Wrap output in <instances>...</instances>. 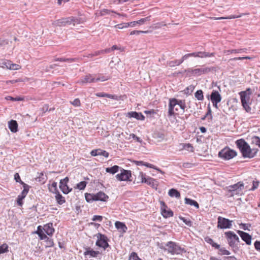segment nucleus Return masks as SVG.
I'll use <instances>...</instances> for the list:
<instances>
[{"instance_id":"1","label":"nucleus","mask_w":260,"mask_h":260,"mask_svg":"<svg viewBox=\"0 0 260 260\" xmlns=\"http://www.w3.org/2000/svg\"><path fill=\"white\" fill-rule=\"evenodd\" d=\"M235 143L244 158H252L258 151L257 148L251 149L249 145L243 139L237 140Z\"/></svg>"},{"instance_id":"2","label":"nucleus","mask_w":260,"mask_h":260,"mask_svg":"<svg viewBox=\"0 0 260 260\" xmlns=\"http://www.w3.org/2000/svg\"><path fill=\"white\" fill-rule=\"evenodd\" d=\"M165 246H161L160 248L164 251H167L168 253L172 255L182 254L186 252V250L181 247L178 243L173 241H169L165 244Z\"/></svg>"},{"instance_id":"3","label":"nucleus","mask_w":260,"mask_h":260,"mask_svg":"<svg viewBox=\"0 0 260 260\" xmlns=\"http://www.w3.org/2000/svg\"><path fill=\"white\" fill-rule=\"evenodd\" d=\"M225 237L230 247L234 252L239 250L238 243L240 242L239 237L233 231H228L224 233Z\"/></svg>"},{"instance_id":"4","label":"nucleus","mask_w":260,"mask_h":260,"mask_svg":"<svg viewBox=\"0 0 260 260\" xmlns=\"http://www.w3.org/2000/svg\"><path fill=\"white\" fill-rule=\"evenodd\" d=\"M251 94L252 92L250 88H248L246 90L239 92L242 105L247 112H250L251 109L249 105Z\"/></svg>"},{"instance_id":"5","label":"nucleus","mask_w":260,"mask_h":260,"mask_svg":"<svg viewBox=\"0 0 260 260\" xmlns=\"http://www.w3.org/2000/svg\"><path fill=\"white\" fill-rule=\"evenodd\" d=\"M85 198L86 201L88 203H92L93 201H103L105 202L108 199V196L104 192L100 191L97 193H85Z\"/></svg>"},{"instance_id":"6","label":"nucleus","mask_w":260,"mask_h":260,"mask_svg":"<svg viewBox=\"0 0 260 260\" xmlns=\"http://www.w3.org/2000/svg\"><path fill=\"white\" fill-rule=\"evenodd\" d=\"M237 155V152L229 148L222 149L218 153V156L224 160H229Z\"/></svg>"},{"instance_id":"7","label":"nucleus","mask_w":260,"mask_h":260,"mask_svg":"<svg viewBox=\"0 0 260 260\" xmlns=\"http://www.w3.org/2000/svg\"><path fill=\"white\" fill-rule=\"evenodd\" d=\"M244 189V183L242 182L230 185L228 187V192L230 193V196L233 197L234 195L241 194V192Z\"/></svg>"},{"instance_id":"8","label":"nucleus","mask_w":260,"mask_h":260,"mask_svg":"<svg viewBox=\"0 0 260 260\" xmlns=\"http://www.w3.org/2000/svg\"><path fill=\"white\" fill-rule=\"evenodd\" d=\"M95 236L97 237V240L95 243V245L97 246L103 248L105 250L110 246L108 242V239L106 235L99 233Z\"/></svg>"},{"instance_id":"9","label":"nucleus","mask_w":260,"mask_h":260,"mask_svg":"<svg viewBox=\"0 0 260 260\" xmlns=\"http://www.w3.org/2000/svg\"><path fill=\"white\" fill-rule=\"evenodd\" d=\"M233 221L228 218L219 216L217 218V228L220 229H231Z\"/></svg>"},{"instance_id":"10","label":"nucleus","mask_w":260,"mask_h":260,"mask_svg":"<svg viewBox=\"0 0 260 260\" xmlns=\"http://www.w3.org/2000/svg\"><path fill=\"white\" fill-rule=\"evenodd\" d=\"M120 173L116 175V178L119 181H131L132 172L130 170H124L123 168L120 169Z\"/></svg>"},{"instance_id":"11","label":"nucleus","mask_w":260,"mask_h":260,"mask_svg":"<svg viewBox=\"0 0 260 260\" xmlns=\"http://www.w3.org/2000/svg\"><path fill=\"white\" fill-rule=\"evenodd\" d=\"M214 70V68L205 67L198 69H188L186 71L194 75L200 76L202 74H207Z\"/></svg>"},{"instance_id":"12","label":"nucleus","mask_w":260,"mask_h":260,"mask_svg":"<svg viewBox=\"0 0 260 260\" xmlns=\"http://www.w3.org/2000/svg\"><path fill=\"white\" fill-rule=\"evenodd\" d=\"M69 181V178L68 177H66L63 179H61L59 182V188L61 191L64 194H68L72 190V188H70L68 185V183Z\"/></svg>"},{"instance_id":"13","label":"nucleus","mask_w":260,"mask_h":260,"mask_svg":"<svg viewBox=\"0 0 260 260\" xmlns=\"http://www.w3.org/2000/svg\"><path fill=\"white\" fill-rule=\"evenodd\" d=\"M30 186L29 185H25L23 187V189L21 193L18 196L17 198V204L19 206H22L23 204V200L26 197L27 194Z\"/></svg>"},{"instance_id":"14","label":"nucleus","mask_w":260,"mask_h":260,"mask_svg":"<svg viewBox=\"0 0 260 260\" xmlns=\"http://www.w3.org/2000/svg\"><path fill=\"white\" fill-rule=\"evenodd\" d=\"M101 253L99 251H94L90 247H86L85 251L84 252V255L86 257L89 255V257H95L100 259L101 258Z\"/></svg>"},{"instance_id":"15","label":"nucleus","mask_w":260,"mask_h":260,"mask_svg":"<svg viewBox=\"0 0 260 260\" xmlns=\"http://www.w3.org/2000/svg\"><path fill=\"white\" fill-rule=\"evenodd\" d=\"M237 233L240 236L242 240L244 241L247 245H251L252 237L250 235L247 233L240 230L237 231Z\"/></svg>"},{"instance_id":"16","label":"nucleus","mask_w":260,"mask_h":260,"mask_svg":"<svg viewBox=\"0 0 260 260\" xmlns=\"http://www.w3.org/2000/svg\"><path fill=\"white\" fill-rule=\"evenodd\" d=\"M59 23H60L61 25L63 26H65L66 25H70L72 24L75 25L76 23H78V20L77 18L71 17L63 18L59 20Z\"/></svg>"},{"instance_id":"17","label":"nucleus","mask_w":260,"mask_h":260,"mask_svg":"<svg viewBox=\"0 0 260 260\" xmlns=\"http://www.w3.org/2000/svg\"><path fill=\"white\" fill-rule=\"evenodd\" d=\"M177 103V99L175 98L170 99L169 100V111H168V116H172L174 115L175 113L174 111V109L175 106H176Z\"/></svg>"},{"instance_id":"18","label":"nucleus","mask_w":260,"mask_h":260,"mask_svg":"<svg viewBox=\"0 0 260 260\" xmlns=\"http://www.w3.org/2000/svg\"><path fill=\"white\" fill-rule=\"evenodd\" d=\"M43 229L46 233V235L49 236H51L55 231V230L53 227V224L51 222H49L45 224L43 228Z\"/></svg>"},{"instance_id":"19","label":"nucleus","mask_w":260,"mask_h":260,"mask_svg":"<svg viewBox=\"0 0 260 260\" xmlns=\"http://www.w3.org/2000/svg\"><path fill=\"white\" fill-rule=\"evenodd\" d=\"M127 116L130 118H135L137 120H144L145 116L141 112H130L127 113Z\"/></svg>"},{"instance_id":"20","label":"nucleus","mask_w":260,"mask_h":260,"mask_svg":"<svg viewBox=\"0 0 260 260\" xmlns=\"http://www.w3.org/2000/svg\"><path fill=\"white\" fill-rule=\"evenodd\" d=\"M221 96L218 91L213 90L210 95V100L211 102H220L221 101Z\"/></svg>"},{"instance_id":"21","label":"nucleus","mask_w":260,"mask_h":260,"mask_svg":"<svg viewBox=\"0 0 260 260\" xmlns=\"http://www.w3.org/2000/svg\"><path fill=\"white\" fill-rule=\"evenodd\" d=\"M115 226L119 232L122 233H125L127 230V228L125 223L119 221L115 222Z\"/></svg>"},{"instance_id":"22","label":"nucleus","mask_w":260,"mask_h":260,"mask_svg":"<svg viewBox=\"0 0 260 260\" xmlns=\"http://www.w3.org/2000/svg\"><path fill=\"white\" fill-rule=\"evenodd\" d=\"M18 123L16 120H11L8 122V127L12 133H16L18 132Z\"/></svg>"},{"instance_id":"23","label":"nucleus","mask_w":260,"mask_h":260,"mask_svg":"<svg viewBox=\"0 0 260 260\" xmlns=\"http://www.w3.org/2000/svg\"><path fill=\"white\" fill-rule=\"evenodd\" d=\"M95 82V78L93 77L91 74H88L81 79L79 83L83 84L87 83H92Z\"/></svg>"},{"instance_id":"24","label":"nucleus","mask_w":260,"mask_h":260,"mask_svg":"<svg viewBox=\"0 0 260 260\" xmlns=\"http://www.w3.org/2000/svg\"><path fill=\"white\" fill-rule=\"evenodd\" d=\"M54 193H55V194H56L55 196V200H56L57 203L59 205H62L63 204H64L66 202V200H65L64 197H63L60 193L59 191L56 192H55Z\"/></svg>"},{"instance_id":"25","label":"nucleus","mask_w":260,"mask_h":260,"mask_svg":"<svg viewBox=\"0 0 260 260\" xmlns=\"http://www.w3.org/2000/svg\"><path fill=\"white\" fill-rule=\"evenodd\" d=\"M120 167L117 165H114L111 167H108L106 168V172L112 174H114L119 171L120 169Z\"/></svg>"},{"instance_id":"26","label":"nucleus","mask_w":260,"mask_h":260,"mask_svg":"<svg viewBox=\"0 0 260 260\" xmlns=\"http://www.w3.org/2000/svg\"><path fill=\"white\" fill-rule=\"evenodd\" d=\"M168 194L171 197H175L177 199L180 198V193L178 190L174 188H171L169 190Z\"/></svg>"},{"instance_id":"27","label":"nucleus","mask_w":260,"mask_h":260,"mask_svg":"<svg viewBox=\"0 0 260 260\" xmlns=\"http://www.w3.org/2000/svg\"><path fill=\"white\" fill-rule=\"evenodd\" d=\"M205 241L210 244L214 248H219V244L215 243L213 239L210 237L207 236L204 238Z\"/></svg>"},{"instance_id":"28","label":"nucleus","mask_w":260,"mask_h":260,"mask_svg":"<svg viewBox=\"0 0 260 260\" xmlns=\"http://www.w3.org/2000/svg\"><path fill=\"white\" fill-rule=\"evenodd\" d=\"M185 203L190 206H194L197 209L199 208V205L197 201L187 198H185Z\"/></svg>"},{"instance_id":"29","label":"nucleus","mask_w":260,"mask_h":260,"mask_svg":"<svg viewBox=\"0 0 260 260\" xmlns=\"http://www.w3.org/2000/svg\"><path fill=\"white\" fill-rule=\"evenodd\" d=\"M47 179V176L45 174H44L43 173H41L39 174V176H38L36 178V180L37 181L41 183L42 184H44L46 182Z\"/></svg>"},{"instance_id":"30","label":"nucleus","mask_w":260,"mask_h":260,"mask_svg":"<svg viewBox=\"0 0 260 260\" xmlns=\"http://www.w3.org/2000/svg\"><path fill=\"white\" fill-rule=\"evenodd\" d=\"M198 57L200 58H206V57H210L214 56L215 55L214 53H209L207 52H202V51H199L198 52Z\"/></svg>"},{"instance_id":"31","label":"nucleus","mask_w":260,"mask_h":260,"mask_svg":"<svg viewBox=\"0 0 260 260\" xmlns=\"http://www.w3.org/2000/svg\"><path fill=\"white\" fill-rule=\"evenodd\" d=\"M148 181L146 183L147 184L151 186L152 188H156L157 186V182L156 181V180L149 177L148 178Z\"/></svg>"},{"instance_id":"32","label":"nucleus","mask_w":260,"mask_h":260,"mask_svg":"<svg viewBox=\"0 0 260 260\" xmlns=\"http://www.w3.org/2000/svg\"><path fill=\"white\" fill-rule=\"evenodd\" d=\"M161 213L162 216L165 218L172 217L174 215L173 212L170 209H167L166 210L162 211Z\"/></svg>"},{"instance_id":"33","label":"nucleus","mask_w":260,"mask_h":260,"mask_svg":"<svg viewBox=\"0 0 260 260\" xmlns=\"http://www.w3.org/2000/svg\"><path fill=\"white\" fill-rule=\"evenodd\" d=\"M194 96L199 101H203L204 100L203 92L200 89L197 90L194 94Z\"/></svg>"},{"instance_id":"34","label":"nucleus","mask_w":260,"mask_h":260,"mask_svg":"<svg viewBox=\"0 0 260 260\" xmlns=\"http://www.w3.org/2000/svg\"><path fill=\"white\" fill-rule=\"evenodd\" d=\"M251 143L260 148V138L256 136L252 137Z\"/></svg>"},{"instance_id":"35","label":"nucleus","mask_w":260,"mask_h":260,"mask_svg":"<svg viewBox=\"0 0 260 260\" xmlns=\"http://www.w3.org/2000/svg\"><path fill=\"white\" fill-rule=\"evenodd\" d=\"M44 240L46 243V245H45L46 248L52 247L54 246V244L52 239L47 237V238L45 239Z\"/></svg>"},{"instance_id":"36","label":"nucleus","mask_w":260,"mask_h":260,"mask_svg":"<svg viewBox=\"0 0 260 260\" xmlns=\"http://www.w3.org/2000/svg\"><path fill=\"white\" fill-rule=\"evenodd\" d=\"M153 138L158 139L159 141L162 140L165 138V135L162 133L156 132L153 134Z\"/></svg>"},{"instance_id":"37","label":"nucleus","mask_w":260,"mask_h":260,"mask_svg":"<svg viewBox=\"0 0 260 260\" xmlns=\"http://www.w3.org/2000/svg\"><path fill=\"white\" fill-rule=\"evenodd\" d=\"M14 179L16 182L20 183L21 185H23V187L25 186V185H28L24 182H23L20 178V177L18 173H16L14 175Z\"/></svg>"},{"instance_id":"38","label":"nucleus","mask_w":260,"mask_h":260,"mask_svg":"<svg viewBox=\"0 0 260 260\" xmlns=\"http://www.w3.org/2000/svg\"><path fill=\"white\" fill-rule=\"evenodd\" d=\"M217 249H218L219 252V254L220 255H230L231 254L230 252L226 250L224 247H221L220 245H219V248H216Z\"/></svg>"},{"instance_id":"39","label":"nucleus","mask_w":260,"mask_h":260,"mask_svg":"<svg viewBox=\"0 0 260 260\" xmlns=\"http://www.w3.org/2000/svg\"><path fill=\"white\" fill-rule=\"evenodd\" d=\"M95 95L98 97H106V98H108L110 99H114V95H113L108 94V93H106L104 92L96 93H95Z\"/></svg>"},{"instance_id":"40","label":"nucleus","mask_w":260,"mask_h":260,"mask_svg":"<svg viewBox=\"0 0 260 260\" xmlns=\"http://www.w3.org/2000/svg\"><path fill=\"white\" fill-rule=\"evenodd\" d=\"M103 150L101 149L93 150L90 152L92 156H102Z\"/></svg>"},{"instance_id":"41","label":"nucleus","mask_w":260,"mask_h":260,"mask_svg":"<svg viewBox=\"0 0 260 260\" xmlns=\"http://www.w3.org/2000/svg\"><path fill=\"white\" fill-rule=\"evenodd\" d=\"M75 60V58H56L55 59V61H60L62 62H72Z\"/></svg>"},{"instance_id":"42","label":"nucleus","mask_w":260,"mask_h":260,"mask_svg":"<svg viewBox=\"0 0 260 260\" xmlns=\"http://www.w3.org/2000/svg\"><path fill=\"white\" fill-rule=\"evenodd\" d=\"M49 189L50 191H51L53 193H55L58 191L57 187V183L56 182H53L52 183L51 187H49Z\"/></svg>"},{"instance_id":"43","label":"nucleus","mask_w":260,"mask_h":260,"mask_svg":"<svg viewBox=\"0 0 260 260\" xmlns=\"http://www.w3.org/2000/svg\"><path fill=\"white\" fill-rule=\"evenodd\" d=\"M176 105H178L180 107V108L181 109H182L183 110H184L186 107L184 101L177 100V99Z\"/></svg>"},{"instance_id":"44","label":"nucleus","mask_w":260,"mask_h":260,"mask_svg":"<svg viewBox=\"0 0 260 260\" xmlns=\"http://www.w3.org/2000/svg\"><path fill=\"white\" fill-rule=\"evenodd\" d=\"M8 248V245L6 243L0 246V254L8 252L9 251Z\"/></svg>"},{"instance_id":"45","label":"nucleus","mask_w":260,"mask_h":260,"mask_svg":"<svg viewBox=\"0 0 260 260\" xmlns=\"http://www.w3.org/2000/svg\"><path fill=\"white\" fill-rule=\"evenodd\" d=\"M143 166H146V167H147L148 168L155 169L156 170H157L158 171H159V172H160L161 174H164L165 173L164 172H163L162 171H161L159 169L156 168V167L155 166H154L153 165H152V164H149V163H148V162H144V164H143Z\"/></svg>"},{"instance_id":"46","label":"nucleus","mask_w":260,"mask_h":260,"mask_svg":"<svg viewBox=\"0 0 260 260\" xmlns=\"http://www.w3.org/2000/svg\"><path fill=\"white\" fill-rule=\"evenodd\" d=\"M87 182L86 181H81L77 184L76 188L79 190H83L86 187Z\"/></svg>"},{"instance_id":"47","label":"nucleus","mask_w":260,"mask_h":260,"mask_svg":"<svg viewBox=\"0 0 260 260\" xmlns=\"http://www.w3.org/2000/svg\"><path fill=\"white\" fill-rule=\"evenodd\" d=\"M150 18L151 16H149L145 18H142L138 21H136V23H138V24L140 25L143 24L147 21H149L151 20Z\"/></svg>"},{"instance_id":"48","label":"nucleus","mask_w":260,"mask_h":260,"mask_svg":"<svg viewBox=\"0 0 260 260\" xmlns=\"http://www.w3.org/2000/svg\"><path fill=\"white\" fill-rule=\"evenodd\" d=\"M139 176L141 178V182L146 183L148 181L149 176H147L145 174H143V172H140Z\"/></svg>"},{"instance_id":"49","label":"nucleus","mask_w":260,"mask_h":260,"mask_svg":"<svg viewBox=\"0 0 260 260\" xmlns=\"http://www.w3.org/2000/svg\"><path fill=\"white\" fill-rule=\"evenodd\" d=\"M6 99L7 100H10V101H21L24 100V99L23 98H21L20 96L16 97V98H13L11 96H7V97H6Z\"/></svg>"},{"instance_id":"50","label":"nucleus","mask_w":260,"mask_h":260,"mask_svg":"<svg viewBox=\"0 0 260 260\" xmlns=\"http://www.w3.org/2000/svg\"><path fill=\"white\" fill-rule=\"evenodd\" d=\"M251 182L252 183V186L249 189L250 190H254L256 189L259 185V181L256 180H252Z\"/></svg>"},{"instance_id":"51","label":"nucleus","mask_w":260,"mask_h":260,"mask_svg":"<svg viewBox=\"0 0 260 260\" xmlns=\"http://www.w3.org/2000/svg\"><path fill=\"white\" fill-rule=\"evenodd\" d=\"M205 117H209L210 119H212V111L210 107V104L208 105L207 106V112L205 114Z\"/></svg>"},{"instance_id":"52","label":"nucleus","mask_w":260,"mask_h":260,"mask_svg":"<svg viewBox=\"0 0 260 260\" xmlns=\"http://www.w3.org/2000/svg\"><path fill=\"white\" fill-rule=\"evenodd\" d=\"M140 258L137 253L133 252L130 254L128 260H138Z\"/></svg>"},{"instance_id":"53","label":"nucleus","mask_w":260,"mask_h":260,"mask_svg":"<svg viewBox=\"0 0 260 260\" xmlns=\"http://www.w3.org/2000/svg\"><path fill=\"white\" fill-rule=\"evenodd\" d=\"M246 49H232L228 51L229 53H239L242 52H245Z\"/></svg>"},{"instance_id":"54","label":"nucleus","mask_w":260,"mask_h":260,"mask_svg":"<svg viewBox=\"0 0 260 260\" xmlns=\"http://www.w3.org/2000/svg\"><path fill=\"white\" fill-rule=\"evenodd\" d=\"M133 138V139L136 140L137 142L141 143L142 142V140L140 139V138L137 137L134 134H131L129 135V137L127 138V139L129 140L131 138Z\"/></svg>"},{"instance_id":"55","label":"nucleus","mask_w":260,"mask_h":260,"mask_svg":"<svg viewBox=\"0 0 260 260\" xmlns=\"http://www.w3.org/2000/svg\"><path fill=\"white\" fill-rule=\"evenodd\" d=\"M179 218L183 222H184L187 225L191 226L192 225V222L185 217L180 216Z\"/></svg>"},{"instance_id":"56","label":"nucleus","mask_w":260,"mask_h":260,"mask_svg":"<svg viewBox=\"0 0 260 260\" xmlns=\"http://www.w3.org/2000/svg\"><path fill=\"white\" fill-rule=\"evenodd\" d=\"M149 31L148 30L147 31H142V30H133V31H132L131 32H130V35H139L141 34H147L148 33Z\"/></svg>"},{"instance_id":"57","label":"nucleus","mask_w":260,"mask_h":260,"mask_svg":"<svg viewBox=\"0 0 260 260\" xmlns=\"http://www.w3.org/2000/svg\"><path fill=\"white\" fill-rule=\"evenodd\" d=\"M159 203L160 204L161 213H162V211H164L166 210L167 209H168V207L166 204L165 203V202H164L163 201H160Z\"/></svg>"},{"instance_id":"58","label":"nucleus","mask_w":260,"mask_h":260,"mask_svg":"<svg viewBox=\"0 0 260 260\" xmlns=\"http://www.w3.org/2000/svg\"><path fill=\"white\" fill-rule=\"evenodd\" d=\"M180 59H176L174 60L170 61L168 62V64L170 67H175V66H179L181 63H178L177 62L179 61Z\"/></svg>"},{"instance_id":"59","label":"nucleus","mask_w":260,"mask_h":260,"mask_svg":"<svg viewBox=\"0 0 260 260\" xmlns=\"http://www.w3.org/2000/svg\"><path fill=\"white\" fill-rule=\"evenodd\" d=\"M194 88V87L193 86L190 85L186 88V89L184 90L186 94H191V93L193 91Z\"/></svg>"},{"instance_id":"60","label":"nucleus","mask_w":260,"mask_h":260,"mask_svg":"<svg viewBox=\"0 0 260 260\" xmlns=\"http://www.w3.org/2000/svg\"><path fill=\"white\" fill-rule=\"evenodd\" d=\"M240 226L241 227V228L242 229H243L245 231H250V230L248 229V227H250L251 226V224H247V223H241L240 224Z\"/></svg>"},{"instance_id":"61","label":"nucleus","mask_w":260,"mask_h":260,"mask_svg":"<svg viewBox=\"0 0 260 260\" xmlns=\"http://www.w3.org/2000/svg\"><path fill=\"white\" fill-rule=\"evenodd\" d=\"M109 79H110V77H106L104 76H102L101 77L95 78V82H98V81H105L108 80Z\"/></svg>"},{"instance_id":"62","label":"nucleus","mask_w":260,"mask_h":260,"mask_svg":"<svg viewBox=\"0 0 260 260\" xmlns=\"http://www.w3.org/2000/svg\"><path fill=\"white\" fill-rule=\"evenodd\" d=\"M71 104L75 107H79L81 105L80 101L79 99H75Z\"/></svg>"},{"instance_id":"63","label":"nucleus","mask_w":260,"mask_h":260,"mask_svg":"<svg viewBox=\"0 0 260 260\" xmlns=\"http://www.w3.org/2000/svg\"><path fill=\"white\" fill-rule=\"evenodd\" d=\"M127 23H122L120 24H117L115 25V27L117 28L118 29H122L123 28H126L128 27V26H127Z\"/></svg>"},{"instance_id":"64","label":"nucleus","mask_w":260,"mask_h":260,"mask_svg":"<svg viewBox=\"0 0 260 260\" xmlns=\"http://www.w3.org/2000/svg\"><path fill=\"white\" fill-rule=\"evenodd\" d=\"M254 246L257 251H260V241L256 240L254 243Z\"/></svg>"}]
</instances>
